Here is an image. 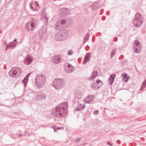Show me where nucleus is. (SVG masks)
<instances>
[{"mask_svg": "<svg viewBox=\"0 0 146 146\" xmlns=\"http://www.w3.org/2000/svg\"><path fill=\"white\" fill-rule=\"evenodd\" d=\"M107 144L108 145H109L110 146H112L113 145V144H112L110 143L109 142H108Z\"/></svg>", "mask_w": 146, "mask_h": 146, "instance_id": "obj_37", "label": "nucleus"}, {"mask_svg": "<svg viewBox=\"0 0 146 146\" xmlns=\"http://www.w3.org/2000/svg\"><path fill=\"white\" fill-rule=\"evenodd\" d=\"M31 74V73H30L27 74L22 81V82L24 84V87H25V86L27 85V84L28 80V77Z\"/></svg>", "mask_w": 146, "mask_h": 146, "instance_id": "obj_18", "label": "nucleus"}, {"mask_svg": "<svg viewBox=\"0 0 146 146\" xmlns=\"http://www.w3.org/2000/svg\"><path fill=\"white\" fill-rule=\"evenodd\" d=\"M94 98L95 96L94 95H89L84 99V102L86 104H92L94 103Z\"/></svg>", "mask_w": 146, "mask_h": 146, "instance_id": "obj_12", "label": "nucleus"}, {"mask_svg": "<svg viewBox=\"0 0 146 146\" xmlns=\"http://www.w3.org/2000/svg\"><path fill=\"white\" fill-rule=\"evenodd\" d=\"M117 142L118 143H119L120 142V141L119 140H118L117 141Z\"/></svg>", "mask_w": 146, "mask_h": 146, "instance_id": "obj_41", "label": "nucleus"}, {"mask_svg": "<svg viewBox=\"0 0 146 146\" xmlns=\"http://www.w3.org/2000/svg\"><path fill=\"white\" fill-rule=\"evenodd\" d=\"M89 36L90 35L89 33H87L84 38V41L83 42L84 44L88 40Z\"/></svg>", "mask_w": 146, "mask_h": 146, "instance_id": "obj_22", "label": "nucleus"}, {"mask_svg": "<svg viewBox=\"0 0 146 146\" xmlns=\"http://www.w3.org/2000/svg\"><path fill=\"white\" fill-rule=\"evenodd\" d=\"M33 60V57L30 55L26 57L24 61V64L26 65H29L30 64Z\"/></svg>", "mask_w": 146, "mask_h": 146, "instance_id": "obj_13", "label": "nucleus"}, {"mask_svg": "<svg viewBox=\"0 0 146 146\" xmlns=\"http://www.w3.org/2000/svg\"><path fill=\"white\" fill-rule=\"evenodd\" d=\"M69 33V31L66 30H61L56 34L55 38L58 41L64 40L68 37Z\"/></svg>", "mask_w": 146, "mask_h": 146, "instance_id": "obj_2", "label": "nucleus"}, {"mask_svg": "<svg viewBox=\"0 0 146 146\" xmlns=\"http://www.w3.org/2000/svg\"><path fill=\"white\" fill-rule=\"evenodd\" d=\"M116 51V49H114L111 50L110 53V58H111L115 55Z\"/></svg>", "mask_w": 146, "mask_h": 146, "instance_id": "obj_23", "label": "nucleus"}, {"mask_svg": "<svg viewBox=\"0 0 146 146\" xmlns=\"http://www.w3.org/2000/svg\"><path fill=\"white\" fill-rule=\"evenodd\" d=\"M98 74V72L95 70H94L92 74L91 77L88 79V80H92L95 78Z\"/></svg>", "mask_w": 146, "mask_h": 146, "instance_id": "obj_20", "label": "nucleus"}, {"mask_svg": "<svg viewBox=\"0 0 146 146\" xmlns=\"http://www.w3.org/2000/svg\"><path fill=\"white\" fill-rule=\"evenodd\" d=\"M67 106V103L64 102L57 106L55 108V116L58 118L63 117L66 111L65 107Z\"/></svg>", "mask_w": 146, "mask_h": 146, "instance_id": "obj_1", "label": "nucleus"}, {"mask_svg": "<svg viewBox=\"0 0 146 146\" xmlns=\"http://www.w3.org/2000/svg\"><path fill=\"white\" fill-rule=\"evenodd\" d=\"M61 128V127H58L57 128V129H60Z\"/></svg>", "mask_w": 146, "mask_h": 146, "instance_id": "obj_43", "label": "nucleus"}, {"mask_svg": "<svg viewBox=\"0 0 146 146\" xmlns=\"http://www.w3.org/2000/svg\"><path fill=\"white\" fill-rule=\"evenodd\" d=\"M30 8L32 10H34V8H33V7L32 6V4H31L30 5Z\"/></svg>", "mask_w": 146, "mask_h": 146, "instance_id": "obj_33", "label": "nucleus"}, {"mask_svg": "<svg viewBox=\"0 0 146 146\" xmlns=\"http://www.w3.org/2000/svg\"><path fill=\"white\" fill-rule=\"evenodd\" d=\"M41 127H42L43 128H45L46 127V125H42L41 126Z\"/></svg>", "mask_w": 146, "mask_h": 146, "instance_id": "obj_42", "label": "nucleus"}, {"mask_svg": "<svg viewBox=\"0 0 146 146\" xmlns=\"http://www.w3.org/2000/svg\"><path fill=\"white\" fill-rule=\"evenodd\" d=\"M60 23L61 24L64 25L66 23V21L65 20L62 19Z\"/></svg>", "mask_w": 146, "mask_h": 146, "instance_id": "obj_28", "label": "nucleus"}, {"mask_svg": "<svg viewBox=\"0 0 146 146\" xmlns=\"http://www.w3.org/2000/svg\"><path fill=\"white\" fill-rule=\"evenodd\" d=\"M116 75L115 74H113L110 75V77L108 79V83L109 85H111L114 80Z\"/></svg>", "mask_w": 146, "mask_h": 146, "instance_id": "obj_17", "label": "nucleus"}, {"mask_svg": "<svg viewBox=\"0 0 146 146\" xmlns=\"http://www.w3.org/2000/svg\"><path fill=\"white\" fill-rule=\"evenodd\" d=\"M145 87V86L143 84H142V85L140 89V90L141 91H142L144 88Z\"/></svg>", "mask_w": 146, "mask_h": 146, "instance_id": "obj_29", "label": "nucleus"}, {"mask_svg": "<svg viewBox=\"0 0 146 146\" xmlns=\"http://www.w3.org/2000/svg\"><path fill=\"white\" fill-rule=\"evenodd\" d=\"M16 46V45H14V46H12V44H11V43H10L9 44L7 45L6 46V48H9V47H13L14 48Z\"/></svg>", "mask_w": 146, "mask_h": 146, "instance_id": "obj_27", "label": "nucleus"}, {"mask_svg": "<svg viewBox=\"0 0 146 146\" xmlns=\"http://www.w3.org/2000/svg\"><path fill=\"white\" fill-rule=\"evenodd\" d=\"M64 61L63 57L61 55H56L53 57V61L56 64H58Z\"/></svg>", "mask_w": 146, "mask_h": 146, "instance_id": "obj_10", "label": "nucleus"}, {"mask_svg": "<svg viewBox=\"0 0 146 146\" xmlns=\"http://www.w3.org/2000/svg\"><path fill=\"white\" fill-rule=\"evenodd\" d=\"M90 55L91 53L90 52H88L86 53L84 59L83 64H85L87 62L90 60Z\"/></svg>", "mask_w": 146, "mask_h": 146, "instance_id": "obj_16", "label": "nucleus"}, {"mask_svg": "<svg viewBox=\"0 0 146 146\" xmlns=\"http://www.w3.org/2000/svg\"><path fill=\"white\" fill-rule=\"evenodd\" d=\"M123 77L124 78H126V80H125V82H127L128 80L129 79V78L128 77L127 75V74H123Z\"/></svg>", "mask_w": 146, "mask_h": 146, "instance_id": "obj_26", "label": "nucleus"}, {"mask_svg": "<svg viewBox=\"0 0 146 146\" xmlns=\"http://www.w3.org/2000/svg\"><path fill=\"white\" fill-rule=\"evenodd\" d=\"M64 81L63 79H56L54 80L52 86L56 90H59L62 88L64 84Z\"/></svg>", "mask_w": 146, "mask_h": 146, "instance_id": "obj_6", "label": "nucleus"}, {"mask_svg": "<svg viewBox=\"0 0 146 146\" xmlns=\"http://www.w3.org/2000/svg\"><path fill=\"white\" fill-rule=\"evenodd\" d=\"M7 50V48H6L5 49V50Z\"/></svg>", "mask_w": 146, "mask_h": 146, "instance_id": "obj_46", "label": "nucleus"}, {"mask_svg": "<svg viewBox=\"0 0 146 146\" xmlns=\"http://www.w3.org/2000/svg\"><path fill=\"white\" fill-rule=\"evenodd\" d=\"M64 71L67 73H70L74 70V67L69 63H66L64 66Z\"/></svg>", "mask_w": 146, "mask_h": 146, "instance_id": "obj_9", "label": "nucleus"}, {"mask_svg": "<svg viewBox=\"0 0 146 146\" xmlns=\"http://www.w3.org/2000/svg\"><path fill=\"white\" fill-rule=\"evenodd\" d=\"M82 92L81 90H77L75 92V96L78 99H80L82 97Z\"/></svg>", "mask_w": 146, "mask_h": 146, "instance_id": "obj_15", "label": "nucleus"}, {"mask_svg": "<svg viewBox=\"0 0 146 146\" xmlns=\"http://www.w3.org/2000/svg\"><path fill=\"white\" fill-rule=\"evenodd\" d=\"M21 69L18 67H13L9 72V76L15 78L16 76L17 75L18 76H19L22 72Z\"/></svg>", "mask_w": 146, "mask_h": 146, "instance_id": "obj_5", "label": "nucleus"}, {"mask_svg": "<svg viewBox=\"0 0 146 146\" xmlns=\"http://www.w3.org/2000/svg\"><path fill=\"white\" fill-rule=\"evenodd\" d=\"M133 48L135 52L139 53L140 52L141 50V46L140 42L136 40L134 41L133 45Z\"/></svg>", "mask_w": 146, "mask_h": 146, "instance_id": "obj_8", "label": "nucleus"}, {"mask_svg": "<svg viewBox=\"0 0 146 146\" xmlns=\"http://www.w3.org/2000/svg\"><path fill=\"white\" fill-rule=\"evenodd\" d=\"M60 14L63 16H66L70 13L69 9L65 8L60 9Z\"/></svg>", "mask_w": 146, "mask_h": 146, "instance_id": "obj_14", "label": "nucleus"}, {"mask_svg": "<svg viewBox=\"0 0 146 146\" xmlns=\"http://www.w3.org/2000/svg\"><path fill=\"white\" fill-rule=\"evenodd\" d=\"M1 1V0H0V1Z\"/></svg>", "mask_w": 146, "mask_h": 146, "instance_id": "obj_47", "label": "nucleus"}, {"mask_svg": "<svg viewBox=\"0 0 146 146\" xmlns=\"http://www.w3.org/2000/svg\"><path fill=\"white\" fill-rule=\"evenodd\" d=\"M85 105L82 104H80L75 110V111H80L83 110L85 107Z\"/></svg>", "mask_w": 146, "mask_h": 146, "instance_id": "obj_21", "label": "nucleus"}, {"mask_svg": "<svg viewBox=\"0 0 146 146\" xmlns=\"http://www.w3.org/2000/svg\"><path fill=\"white\" fill-rule=\"evenodd\" d=\"M35 95L36 100L40 101L45 99L46 98V95L44 93H36Z\"/></svg>", "mask_w": 146, "mask_h": 146, "instance_id": "obj_11", "label": "nucleus"}, {"mask_svg": "<svg viewBox=\"0 0 146 146\" xmlns=\"http://www.w3.org/2000/svg\"><path fill=\"white\" fill-rule=\"evenodd\" d=\"M117 37H115L113 39V41L115 42L117 41Z\"/></svg>", "mask_w": 146, "mask_h": 146, "instance_id": "obj_35", "label": "nucleus"}, {"mask_svg": "<svg viewBox=\"0 0 146 146\" xmlns=\"http://www.w3.org/2000/svg\"><path fill=\"white\" fill-rule=\"evenodd\" d=\"M98 110H95L93 111V113L94 114H95V115H96L98 114Z\"/></svg>", "mask_w": 146, "mask_h": 146, "instance_id": "obj_30", "label": "nucleus"}, {"mask_svg": "<svg viewBox=\"0 0 146 146\" xmlns=\"http://www.w3.org/2000/svg\"><path fill=\"white\" fill-rule=\"evenodd\" d=\"M33 10L34 11H38V10L36 8H35V9L34 8V10Z\"/></svg>", "mask_w": 146, "mask_h": 146, "instance_id": "obj_39", "label": "nucleus"}, {"mask_svg": "<svg viewBox=\"0 0 146 146\" xmlns=\"http://www.w3.org/2000/svg\"><path fill=\"white\" fill-rule=\"evenodd\" d=\"M54 131L55 132L56 131V129H54Z\"/></svg>", "mask_w": 146, "mask_h": 146, "instance_id": "obj_45", "label": "nucleus"}, {"mask_svg": "<svg viewBox=\"0 0 146 146\" xmlns=\"http://www.w3.org/2000/svg\"><path fill=\"white\" fill-rule=\"evenodd\" d=\"M16 43H14V42H12L11 43L12 44V46H14V45H16Z\"/></svg>", "mask_w": 146, "mask_h": 146, "instance_id": "obj_36", "label": "nucleus"}, {"mask_svg": "<svg viewBox=\"0 0 146 146\" xmlns=\"http://www.w3.org/2000/svg\"><path fill=\"white\" fill-rule=\"evenodd\" d=\"M36 86L38 88H41L45 84L46 79L45 76L42 74H38L35 79Z\"/></svg>", "mask_w": 146, "mask_h": 146, "instance_id": "obj_4", "label": "nucleus"}, {"mask_svg": "<svg viewBox=\"0 0 146 146\" xmlns=\"http://www.w3.org/2000/svg\"><path fill=\"white\" fill-rule=\"evenodd\" d=\"M36 27L35 21L29 22L26 24L25 28L28 31H30L34 30Z\"/></svg>", "mask_w": 146, "mask_h": 146, "instance_id": "obj_7", "label": "nucleus"}, {"mask_svg": "<svg viewBox=\"0 0 146 146\" xmlns=\"http://www.w3.org/2000/svg\"><path fill=\"white\" fill-rule=\"evenodd\" d=\"M72 54V52H71L70 51H69L68 53V55H71Z\"/></svg>", "mask_w": 146, "mask_h": 146, "instance_id": "obj_32", "label": "nucleus"}, {"mask_svg": "<svg viewBox=\"0 0 146 146\" xmlns=\"http://www.w3.org/2000/svg\"><path fill=\"white\" fill-rule=\"evenodd\" d=\"M80 140V138H77L75 142H78V141H79Z\"/></svg>", "mask_w": 146, "mask_h": 146, "instance_id": "obj_31", "label": "nucleus"}, {"mask_svg": "<svg viewBox=\"0 0 146 146\" xmlns=\"http://www.w3.org/2000/svg\"><path fill=\"white\" fill-rule=\"evenodd\" d=\"M91 87L93 90H97L100 87V86L98 85V84H97L95 82L92 83L91 84Z\"/></svg>", "mask_w": 146, "mask_h": 146, "instance_id": "obj_19", "label": "nucleus"}, {"mask_svg": "<svg viewBox=\"0 0 146 146\" xmlns=\"http://www.w3.org/2000/svg\"><path fill=\"white\" fill-rule=\"evenodd\" d=\"M55 28L56 29H58L60 28V26L59 22H57L55 24L54 26Z\"/></svg>", "mask_w": 146, "mask_h": 146, "instance_id": "obj_25", "label": "nucleus"}, {"mask_svg": "<svg viewBox=\"0 0 146 146\" xmlns=\"http://www.w3.org/2000/svg\"><path fill=\"white\" fill-rule=\"evenodd\" d=\"M143 21L142 15L139 13H136L133 19L134 26L136 27H139L142 25Z\"/></svg>", "mask_w": 146, "mask_h": 146, "instance_id": "obj_3", "label": "nucleus"}, {"mask_svg": "<svg viewBox=\"0 0 146 146\" xmlns=\"http://www.w3.org/2000/svg\"><path fill=\"white\" fill-rule=\"evenodd\" d=\"M19 135L20 136H23L22 135H21V134H19Z\"/></svg>", "mask_w": 146, "mask_h": 146, "instance_id": "obj_44", "label": "nucleus"}, {"mask_svg": "<svg viewBox=\"0 0 146 146\" xmlns=\"http://www.w3.org/2000/svg\"><path fill=\"white\" fill-rule=\"evenodd\" d=\"M17 39H15L13 42H15V43H17Z\"/></svg>", "mask_w": 146, "mask_h": 146, "instance_id": "obj_38", "label": "nucleus"}, {"mask_svg": "<svg viewBox=\"0 0 146 146\" xmlns=\"http://www.w3.org/2000/svg\"><path fill=\"white\" fill-rule=\"evenodd\" d=\"M97 84H98V85L100 86V87L102 84V81L98 79L96 80V83Z\"/></svg>", "mask_w": 146, "mask_h": 146, "instance_id": "obj_24", "label": "nucleus"}, {"mask_svg": "<svg viewBox=\"0 0 146 146\" xmlns=\"http://www.w3.org/2000/svg\"><path fill=\"white\" fill-rule=\"evenodd\" d=\"M143 84L145 86H146V79L143 82Z\"/></svg>", "mask_w": 146, "mask_h": 146, "instance_id": "obj_34", "label": "nucleus"}, {"mask_svg": "<svg viewBox=\"0 0 146 146\" xmlns=\"http://www.w3.org/2000/svg\"><path fill=\"white\" fill-rule=\"evenodd\" d=\"M35 3H36V6H38V7H39V5L38 4V3H37V2L36 1L35 2Z\"/></svg>", "mask_w": 146, "mask_h": 146, "instance_id": "obj_40", "label": "nucleus"}]
</instances>
